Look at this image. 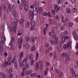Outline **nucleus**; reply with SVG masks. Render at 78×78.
Wrapping results in <instances>:
<instances>
[{
  "instance_id": "1",
  "label": "nucleus",
  "mask_w": 78,
  "mask_h": 78,
  "mask_svg": "<svg viewBox=\"0 0 78 78\" xmlns=\"http://www.w3.org/2000/svg\"><path fill=\"white\" fill-rule=\"evenodd\" d=\"M27 57L28 58H29L30 60L31 61L30 65L31 66H33L34 64V61L33 60V58H34V55H33V54L30 53V55L27 54Z\"/></svg>"
},
{
  "instance_id": "2",
  "label": "nucleus",
  "mask_w": 78,
  "mask_h": 78,
  "mask_svg": "<svg viewBox=\"0 0 78 78\" xmlns=\"http://www.w3.org/2000/svg\"><path fill=\"white\" fill-rule=\"evenodd\" d=\"M69 47L71 49L72 48V42L71 41L69 42V43H67L66 45V44H65L63 46L64 49H65L66 48L68 49L69 48Z\"/></svg>"
},
{
  "instance_id": "3",
  "label": "nucleus",
  "mask_w": 78,
  "mask_h": 78,
  "mask_svg": "<svg viewBox=\"0 0 78 78\" xmlns=\"http://www.w3.org/2000/svg\"><path fill=\"white\" fill-rule=\"evenodd\" d=\"M54 9L55 10L56 12L58 14L60 13V11H61V9L60 8V7H58V5H54Z\"/></svg>"
},
{
  "instance_id": "4",
  "label": "nucleus",
  "mask_w": 78,
  "mask_h": 78,
  "mask_svg": "<svg viewBox=\"0 0 78 78\" xmlns=\"http://www.w3.org/2000/svg\"><path fill=\"white\" fill-rule=\"evenodd\" d=\"M8 6L9 9L10 11H12V10L13 11L16 10V7L14 5L12 6L10 4H9Z\"/></svg>"
},
{
  "instance_id": "5",
  "label": "nucleus",
  "mask_w": 78,
  "mask_h": 78,
  "mask_svg": "<svg viewBox=\"0 0 78 78\" xmlns=\"http://www.w3.org/2000/svg\"><path fill=\"white\" fill-rule=\"evenodd\" d=\"M34 15L33 13V12L31 10H29V18L30 19V20H32L33 19V18H34Z\"/></svg>"
},
{
  "instance_id": "6",
  "label": "nucleus",
  "mask_w": 78,
  "mask_h": 78,
  "mask_svg": "<svg viewBox=\"0 0 78 78\" xmlns=\"http://www.w3.org/2000/svg\"><path fill=\"white\" fill-rule=\"evenodd\" d=\"M14 41V37L12 36L11 38V41L10 42L9 45H10V48L12 49V44H13V42Z\"/></svg>"
},
{
  "instance_id": "7",
  "label": "nucleus",
  "mask_w": 78,
  "mask_h": 78,
  "mask_svg": "<svg viewBox=\"0 0 78 78\" xmlns=\"http://www.w3.org/2000/svg\"><path fill=\"white\" fill-rule=\"evenodd\" d=\"M12 16L15 18H17V16H18V14H17V12L16 10H13L12 12Z\"/></svg>"
},
{
  "instance_id": "8",
  "label": "nucleus",
  "mask_w": 78,
  "mask_h": 78,
  "mask_svg": "<svg viewBox=\"0 0 78 78\" xmlns=\"http://www.w3.org/2000/svg\"><path fill=\"white\" fill-rule=\"evenodd\" d=\"M33 10L34 11L33 12V13L34 14V15H35V16H37V14L38 13V9L36 7H35V9L34 10V9H33Z\"/></svg>"
},
{
  "instance_id": "9",
  "label": "nucleus",
  "mask_w": 78,
  "mask_h": 78,
  "mask_svg": "<svg viewBox=\"0 0 78 78\" xmlns=\"http://www.w3.org/2000/svg\"><path fill=\"white\" fill-rule=\"evenodd\" d=\"M25 21V20L23 19H21L20 20V26L23 27L24 25V24L23 23V22Z\"/></svg>"
},
{
  "instance_id": "10",
  "label": "nucleus",
  "mask_w": 78,
  "mask_h": 78,
  "mask_svg": "<svg viewBox=\"0 0 78 78\" xmlns=\"http://www.w3.org/2000/svg\"><path fill=\"white\" fill-rule=\"evenodd\" d=\"M24 46L25 47L27 50H28V49H29V48H30V45H29V44L28 43L26 42L25 43H24L23 46Z\"/></svg>"
},
{
  "instance_id": "11",
  "label": "nucleus",
  "mask_w": 78,
  "mask_h": 78,
  "mask_svg": "<svg viewBox=\"0 0 78 78\" xmlns=\"http://www.w3.org/2000/svg\"><path fill=\"white\" fill-rule=\"evenodd\" d=\"M23 39L22 37L19 38L18 40V44H22L23 43Z\"/></svg>"
},
{
  "instance_id": "12",
  "label": "nucleus",
  "mask_w": 78,
  "mask_h": 78,
  "mask_svg": "<svg viewBox=\"0 0 78 78\" xmlns=\"http://www.w3.org/2000/svg\"><path fill=\"white\" fill-rule=\"evenodd\" d=\"M8 78L7 75L5 74L3 75L2 73H1L0 74V78Z\"/></svg>"
},
{
  "instance_id": "13",
  "label": "nucleus",
  "mask_w": 78,
  "mask_h": 78,
  "mask_svg": "<svg viewBox=\"0 0 78 78\" xmlns=\"http://www.w3.org/2000/svg\"><path fill=\"white\" fill-rule=\"evenodd\" d=\"M39 14H42L43 12V9L41 7H38Z\"/></svg>"
},
{
  "instance_id": "14",
  "label": "nucleus",
  "mask_w": 78,
  "mask_h": 78,
  "mask_svg": "<svg viewBox=\"0 0 78 78\" xmlns=\"http://www.w3.org/2000/svg\"><path fill=\"white\" fill-rule=\"evenodd\" d=\"M39 65L40 66L41 69H42L43 68L42 67L43 66V62L41 60H40L39 62Z\"/></svg>"
},
{
  "instance_id": "15",
  "label": "nucleus",
  "mask_w": 78,
  "mask_h": 78,
  "mask_svg": "<svg viewBox=\"0 0 78 78\" xmlns=\"http://www.w3.org/2000/svg\"><path fill=\"white\" fill-rule=\"evenodd\" d=\"M24 56V53H23V51L21 52L20 53V54L19 56V58H23Z\"/></svg>"
},
{
  "instance_id": "16",
  "label": "nucleus",
  "mask_w": 78,
  "mask_h": 78,
  "mask_svg": "<svg viewBox=\"0 0 78 78\" xmlns=\"http://www.w3.org/2000/svg\"><path fill=\"white\" fill-rule=\"evenodd\" d=\"M46 28H45L44 30H43V32L44 33V35H45L46 34V32H47V27H48V24H46Z\"/></svg>"
},
{
  "instance_id": "17",
  "label": "nucleus",
  "mask_w": 78,
  "mask_h": 78,
  "mask_svg": "<svg viewBox=\"0 0 78 78\" xmlns=\"http://www.w3.org/2000/svg\"><path fill=\"white\" fill-rule=\"evenodd\" d=\"M70 72L72 73L73 75L75 76V72L74 70H73V68H72L70 70Z\"/></svg>"
},
{
  "instance_id": "18",
  "label": "nucleus",
  "mask_w": 78,
  "mask_h": 78,
  "mask_svg": "<svg viewBox=\"0 0 78 78\" xmlns=\"http://www.w3.org/2000/svg\"><path fill=\"white\" fill-rule=\"evenodd\" d=\"M52 39H55L56 42H58V38L56 37V36L55 35H53L52 36Z\"/></svg>"
},
{
  "instance_id": "19",
  "label": "nucleus",
  "mask_w": 78,
  "mask_h": 78,
  "mask_svg": "<svg viewBox=\"0 0 78 78\" xmlns=\"http://www.w3.org/2000/svg\"><path fill=\"white\" fill-rule=\"evenodd\" d=\"M34 5L35 6H38L39 7V2L38 1L35 2L34 3Z\"/></svg>"
},
{
  "instance_id": "20",
  "label": "nucleus",
  "mask_w": 78,
  "mask_h": 78,
  "mask_svg": "<svg viewBox=\"0 0 78 78\" xmlns=\"http://www.w3.org/2000/svg\"><path fill=\"white\" fill-rule=\"evenodd\" d=\"M12 25H13V27L14 28L16 29L17 28V24H16V23H15V22H13L12 23Z\"/></svg>"
},
{
  "instance_id": "21",
  "label": "nucleus",
  "mask_w": 78,
  "mask_h": 78,
  "mask_svg": "<svg viewBox=\"0 0 78 78\" xmlns=\"http://www.w3.org/2000/svg\"><path fill=\"white\" fill-rule=\"evenodd\" d=\"M60 37L62 38V39H64L65 37V35H64V33H62L61 34Z\"/></svg>"
},
{
  "instance_id": "22",
  "label": "nucleus",
  "mask_w": 78,
  "mask_h": 78,
  "mask_svg": "<svg viewBox=\"0 0 78 78\" xmlns=\"http://www.w3.org/2000/svg\"><path fill=\"white\" fill-rule=\"evenodd\" d=\"M37 38L36 37H31V42H33V43H34V41L35 39H36Z\"/></svg>"
},
{
  "instance_id": "23",
  "label": "nucleus",
  "mask_w": 78,
  "mask_h": 78,
  "mask_svg": "<svg viewBox=\"0 0 78 78\" xmlns=\"http://www.w3.org/2000/svg\"><path fill=\"white\" fill-rule=\"evenodd\" d=\"M23 72L27 73V75H28V71H27V68L25 67H24L23 69Z\"/></svg>"
},
{
  "instance_id": "24",
  "label": "nucleus",
  "mask_w": 78,
  "mask_h": 78,
  "mask_svg": "<svg viewBox=\"0 0 78 78\" xmlns=\"http://www.w3.org/2000/svg\"><path fill=\"white\" fill-rule=\"evenodd\" d=\"M66 12H68V14H70L71 12V9L69 8H67L66 10Z\"/></svg>"
},
{
  "instance_id": "25",
  "label": "nucleus",
  "mask_w": 78,
  "mask_h": 78,
  "mask_svg": "<svg viewBox=\"0 0 78 78\" xmlns=\"http://www.w3.org/2000/svg\"><path fill=\"white\" fill-rule=\"evenodd\" d=\"M30 24L31 26H34L35 25V22L34 20H32L30 22Z\"/></svg>"
},
{
  "instance_id": "26",
  "label": "nucleus",
  "mask_w": 78,
  "mask_h": 78,
  "mask_svg": "<svg viewBox=\"0 0 78 78\" xmlns=\"http://www.w3.org/2000/svg\"><path fill=\"white\" fill-rule=\"evenodd\" d=\"M24 9L25 11L27 12L28 10V5H26L24 7Z\"/></svg>"
},
{
  "instance_id": "27",
  "label": "nucleus",
  "mask_w": 78,
  "mask_h": 78,
  "mask_svg": "<svg viewBox=\"0 0 78 78\" xmlns=\"http://www.w3.org/2000/svg\"><path fill=\"white\" fill-rule=\"evenodd\" d=\"M30 21H28L27 22V23L25 25V28H28L30 26Z\"/></svg>"
},
{
  "instance_id": "28",
  "label": "nucleus",
  "mask_w": 78,
  "mask_h": 78,
  "mask_svg": "<svg viewBox=\"0 0 78 78\" xmlns=\"http://www.w3.org/2000/svg\"><path fill=\"white\" fill-rule=\"evenodd\" d=\"M0 44L1 47H3V46L4 45V40H2L1 41Z\"/></svg>"
},
{
  "instance_id": "29",
  "label": "nucleus",
  "mask_w": 78,
  "mask_h": 78,
  "mask_svg": "<svg viewBox=\"0 0 78 78\" xmlns=\"http://www.w3.org/2000/svg\"><path fill=\"white\" fill-rule=\"evenodd\" d=\"M49 34L51 36H53L55 35V32L53 31H51V32H50Z\"/></svg>"
},
{
  "instance_id": "30",
  "label": "nucleus",
  "mask_w": 78,
  "mask_h": 78,
  "mask_svg": "<svg viewBox=\"0 0 78 78\" xmlns=\"http://www.w3.org/2000/svg\"><path fill=\"white\" fill-rule=\"evenodd\" d=\"M51 14L52 15H53L54 16H55V14L56 13V12H55V11L54 10H52L51 11Z\"/></svg>"
},
{
  "instance_id": "31",
  "label": "nucleus",
  "mask_w": 78,
  "mask_h": 78,
  "mask_svg": "<svg viewBox=\"0 0 78 78\" xmlns=\"http://www.w3.org/2000/svg\"><path fill=\"white\" fill-rule=\"evenodd\" d=\"M73 25V23L72 22H70L69 23V27H72Z\"/></svg>"
},
{
  "instance_id": "32",
  "label": "nucleus",
  "mask_w": 78,
  "mask_h": 78,
  "mask_svg": "<svg viewBox=\"0 0 78 78\" xmlns=\"http://www.w3.org/2000/svg\"><path fill=\"white\" fill-rule=\"evenodd\" d=\"M25 75H27V73H26L23 72V71L21 73L20 75L21 76H24Z\"/></svg>"
},
{
  "instance_id": "33",
  "label": "nucleus",
  "mask_w": 78,
  "mask_h": 78,
  "mask_svg": "<svg viewBox=\"0 0 78 78\" xmlns=\"http://www.w3.org/2000/svg\"><path fill=\"white\" fill-rule=\"evenodd\" d=\"M0 17L2 16V13L1 12H2L3 10L2 9V7L1 6V5H0Z\"/></svg>"
},
{
  "instance_id": "34",
  "label": "nucleus",
  "mask_w": 78,
  "mask_h": 78,
  "mask_svg": "<svg viewBox=\"0 0 78 78\" xmlns=\"http://www.w3.org/2000/svg\"><path fill=\"white\" fill-rule=\"evenodd\" d=\"M2 66L4 68H5V67H7L8 66L7 65V64L6 63V62H5V63H3L2 65Z\"/></svg>"
},
{
  "instance_id": "35",
  "label": "nucleus",
  "mask_w": 78,
  "mask_h": 78,
  "mask_svg": "<svg viewBox=\"0 0 78 78\" xmlns=\"http://www.w3.org/2000/svg\"><path fill=\"white\" fill-rule=\"evenodd\" d=\"M30 76L32 77H35V76H36V73H33L31 74Z\"/></svg>"
},
{
  "instance_id": "36",
  "label": "nucleus",
  "mask_w": 78,
  "mask_h": 78,
  "mask_svg": "<svg viewBox=\"0 0 78 78\" xmlns=\"http://www.w3.org/2000/svg\"><path fill=\"white\" fill-rule=\"evenodd\" d=\"M18 63L19 64L20 67H22V66H23L24 65V64L23 63V61Z\"/></svg>"
},
{
  "instance_id": "37",
  "label": "nucleus",
  "mask_w": 78,
  "mask_h": 78,
  "mask_svg": "<svg viewBox=\"0 0 78 78\" xmlns=\"http://www.w3.org/2000/svg\"><path fill=\"white\" fill-rule=\"evenodd\" d=\"M24 65L27 68H28L29 67V64H28V63L27 62L25 63Z\"/></svg>"
},
{
  "instance_id": "38",
  "label": "nucleus",
  "mask_w": 78,
  "mask_h": 78,
  "mask_svg": "<svg viewBox=\"0 0 78 78\" xmlns=\"http://www.w3.org/2000/svg\"><path fill=\"white\" fill-rule=\"evenodd\" d=\"M10 61H9L8 60V62H6V61H5V62H6L5 63H6L7 64V66H8V65H11V63L10 62Z\"/></svg>"
},
{
  "instance_id": "39",
  "label": "nucleus",
  "mask_w": 78,
  "mask_h": 78,
  "mask_svg": "<svg viewBox=\"0 0 78 78\" xmlns=\"http://www.w3.org/2000/svg\"><path fill=\"white\" fill-rule=\"evenodd\" d=\"M23 62V60H22V58L19 57L18 59V63H19L20 62Z\"/></svg>"
},
{
  "instance_id": "40",
  "label": "nucleus",
  "mask_w": 78,
  "mask_h": 78,
  "mask_svg": "<svg viewBox=\"0 0 78 78\" xmlns=\"http://www.w3.org/2000/svg\"><path fill=\"white\" fill-rule=\"evenodd\" d=\"M73 36L74 39H75V40H78V37L77 36V35L76 34L75 35H74Z\"/></svg>"
},
{
  "instance_id": "41",
  "label": "nucleus",
  "mask_w": 78,
  "mask_h": 78,
  "mask_svg": "<svg viewBox=\"0 0 78 78\" xmlns=\"http://www.w3.org/2000/svg\"><path fill=\"white\" fill-rule=\"evenodd\" d=\"M62 55V56L63 57H65L66 56H69V55H67V54L66 53H63Z\"/></svg>"
},
{
  "instance_id": "42",
  "label": "nucleus",
  "mask_w": 78,
  "mask_h": 78,
  "mask_svg": "<svg viewBox=\"0 0 78 78\" xmlns=\"http://www.w3.org/2000/svg\"><path fill=\"white\" fill-rule=\"evenodd\" d=\"M12 57L11 56H9L7 58L8 61H11V59H12Z\"/></svg>"
},
{
  "instance_id": "43",
  "label": "nucleus",
  "mask_w": 78,
  "mask_h": 78,
  "mask_svg": "<svg viewBox=\"0 0 78 78\" xmlns=\"http://www.w3.org/2000/svg\"><path fill=\"white\" fill-rule=\"evenodd\" d=\"M23 6H27V1H25L23 3Z\"/></svg>"
},
{
  "instance_id": "44",
  "label": "nucleus",
  "mask_w": 78,
  "mask_h": 78,
  "mask_svg": "<svg viewBox=\"0 0 78 78\" xmlns=\"http://www.w3.org/2000/svg\"><path fill=\"white\" fill-rule=\"evenodd\" d=\"M55 71H56L57 74H58L61 73V71H60L59 70H57V69H55Z\"/></svg>"
},
{
  "instance_id": "45",
  "label": "nucleus",
  "mask_w": 78,
  "mask_h": 78,
  "mask_svg": "<svg viewBox=\"0 0 78 78\" xmlns=\"http://www.w3.org/2000/svg\"><path fill=\"white\" fill-rule=\"evenodd\" d=\"M48 21H49V22H50L52 24H53L54 23L53 20L52 19H48Z\"/></svg>"
},
{
  "instance_id": "46",
  "label": "nucleus",
  "mask_w": 78,
  "mask_h": 78,
  "mask_svg": "<svg viewBox=\"0 0 78 78\" xmlns=\"http://www.w3.org/2000/svg\"><path fill=\"white\" fill-rule=\"evenodd\" d=\"M35 67L36 70H38V69H39V66H38V63H36Z\"/></svg>"
},
{
  "instance_id": "47",
  "label": "nucleus",
  "mask_w": 78,
  "mask_h": 78,
  "mask_svg": "<svg viewBox=\"0 0 78 78\" xmlns=\"http://www.w3.org/2000/svg\"><path fill=\"white\" fill-rule=\"evenodd\" d=\"M51 43L52 44V45H54L56 44V42H55V41H53V40H52L51 41Z\"/></svg>"
},
{
  "instance_id": "48",
  "label": "nucleus",
  "mask_w": 78,
  "mask_h": 78,
  "mask_svg": "<svg viewBox=\"0 0 78 78\" xmlns=\"http://www.w3.org/2000/svg\"><path fill=\"white\" fill-rule=\"evenodd\" d=\"M66 61H70V59L69 57L67 56L66 57Z\"/></svg>"
},
{
  "instance_id": "49",
  "label": "nucleus",
  "mask_w": 78,
  "mask_h": 78,
  "mask_svg": "<svg viewBox=\"0 0 78 78\" xmlns=\"http://www.w3.org/2000/svg\"><path fill=\"white\" fill-rule=\"evenodd\" d=\"M38 57H39V53L38 52H37L36 53V59H38Z\"/></svg>"
},
{
  "instance_id": "50",
  "label": "nucleus",
  "mask_w": 78,
  "mask_h": 78,
  "mask_svg": "<svg viewBox=\"0 0 78 78\" xmlns=\"http://www.w3.org/2000/svg\"><path fill=\"white\" fill-rule=\"evenodd\" d=\"M13 76V75L12 73H10L9 74V78H12Z\"/></svg>"
},
{
  "instance_id": "51",
  "label": "nucleus",
  "mask_w": 78,
  "mask_h": 78,
  "mask_svg": "<svg viewBox=\"0 0 78 78\" xmlns=\"http://www.w3.org/2000/svg\"><path fill=\"white\" fill-rule=\"evenodd\" d=\"M14 66L15 68L16 69L17 68V62H15L14 63Z\"/></svg>"
},
{
  "instance_id": "52",
  "label": "nucleus",
  "mask_w": 78,
  "mask_h": 78,
  "mask_svg": "<svg viewBox=\"0 0 78 78\" xmlns=\"http://www.w3.org/2000/svg\"><path fill=\"white\" fill-rule=\"evenodd\" d=\"M19 45H18V47L20 49H21V48H22V43H18Z\"/></svg>"
},
{
  "instance_id": "53",
  "label": "nucleus",
  "mask_w": 78,
  "mask_h": 78,
  "mask_svg": "<svg viewBox=\"0 0 78 78\" xmlns=\"http://www.w3.org/2000/svg\"><path fill=\"white\" fill-rule=\"evenodd\" d=\"M4 50V49L2 47V46L0 47V51H3Z\"/></svg>"
},
{
  "instance_id": "54",
  "label": "nucleus",
  "mask_w": 78,
  "mask_h": 78,
  "mask_svg": "<svg viewBox=\"0 0 78 78\" xmlns=\"http://www.w3.org/2000/svg\"><path fill=\"white\" fill-rule=\"evenodd\" d=\"M62 76H63V75H62V73H61L60 74L59 77V78H62Z\"/></svg>"
},
{
  "instance_id": "55",
  "label": "nucleus",
  "mask_w": 78,
  "mask_h": 78,
  "mask_svg": "<svg viewBox=\"0 0 78 78\" xmlns=\"http://www.w3.org/2000/svg\"><path fill=\"white\" fill-rule=\"evenodd\" d=\"M73 11V13H76V12H77V10L75 8H74Z\"/></svg>"
},
{
  "instance_id": "56",
  "label": "nucleus",
  "mask_w": 78,
  "mask_h": 78,
  "mask_svg": "<svg viewBox=\"0 0 78 78\" xmlns=\"http://www.w3.org/2000/svg\"><path fill=\"white\" fill-rule=\"evenodd\" d=\"M26 39L27 41H29V40H30V38H29L28 36H26Z\"/></svg>"
},
{
  "instance_id": "57",
  "label": "nucleus",
  "mask_w": 78,
  "mask_h": 78,
  "mask_svg": "<svg viewBox=\"0 0 78 78\" xmlns=\"http://www.w3.org/2000/svg\"><path fill=\"white\" fill-rule=\"evenodd\" d=\"M27 58H25L23 60V62H26L28 60V58L27 57Z\"/></svg>"
},
{
  "instance_id": "58",
  "label": "nucleus",
  "mask_w": 78,
  "mask_h": 78,
  "mask_svg": "<svg viewBox=\"0 0 78 78\" xmlns=\"http://www.w3.org/2000/svg\"><path fill=\"white\" fill-rule=\"evenodd\" d=\"M65 41H66V40H65V39H64V38H63L62 39L61 41L62 44H64V43L65 42Z\"/></svg>"
},
{
  "instance_id": "59",
  "label": "nucleus",
  "mask_w": 78,
  "mask_h": 78,
  "mask_svg": "<svg viewBox=\"0 0 78 78\" xmlns=\"http://www.w3.org/2000/svg\"><path fill=\"white\" fill-rule=\"evenodd\" d=\"M47 15L48 16V17H52V16L50 15V12H48L47 13Z\"/></svg>"
},
{
  "instance_id": "60",
  "label": "nucleus",
  "mask_w": 78,
  "mask_h": 78,
  "mask_svg": "<svg viewBox=\"0 0 78 78\" xmlns=\"http://www.w3.org/2000/svg\"><path fill=\"white\" fill-rule=\"evenodd\" d=\"M55 27H53L51 28V31H55Z\"/></svg>"
},
{
  "instance_id": "61",
  "label": "nucleus",
  "mask_w": 78,
  "mask_h": 78,
  "mask_svg": "<svg viewBox=\"0 0 78 78\" xmlns=\"http://www.w3.org/2000/svg\"><path fill=\"white\" fill-rule=\"evenodd\" d=\"M34 30V26H32L30 28V30L31 31H33Z\"/></svg>"
},
{
  "instance_id": "62",
  "label": "nucleus",
  "mask_w": 78,
  "mask_h": 78,
  "mask_svg": "<svg viewBox=\"0 0 78 78\" xmlns=\"http://www.w3.org/2000/svg\"><path fill=\"white\" fill-rule=\"evenodd\" d=\"M9 28L11 32H12V31H13V28H12V27H9Z\"/></svg>"
},
{
  "instance_id": "63",
  "label": "nucleus",
  "mask_w": 78,
  "mask_h": 78,
  "mask_svg": "<svg viewBox=\"0 0 78 78\" xmlns=\"http://www.w3.org/2000/svg\"><path fill=\"white\" fill-rule=\"evenodd\" d=\"M53 58L54 59V60H56V59H57V55H54L53 56Z\"/></svg>"
},
{
  "instance_id": "64",
  "label": "nucleus",
  "mask_w": 78,
  "mask_h": 78,
  "mask_svg": "<svg viewBox=\"0 0 78 78\" xmlns=\"http://www.w3.org/2000/svg\"><path fill=\"white\" fill-rule=\"evenodd\" d=\"M46 66H49L50 65V64L47 62H46Z\"/></svg>"
}]
</instances>
